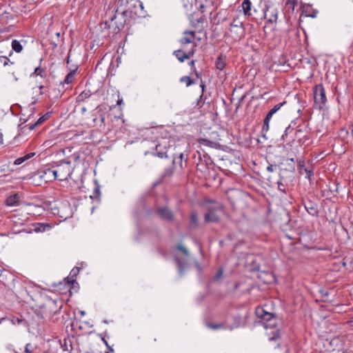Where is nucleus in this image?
Masks as SVG:
<instances>
[{
    "label": "nucleus",
    "mask_w": 353,
    "mask_h": 353,
    "mask_svg": "<svg viewBox=\"0 0 353 353\" xmlns=\"http://www.w3.org/2000/svg\"><path fill=\"white\" fill-rule=\"evenodd\" d=\"M200 87H201V89H202V93H201V94H203L204 89H205V85L204 81H203L202 80L201 81Z\"/></svg>",
    "instance_id": "58"
},
{
    "label": "nucleus",
    "mask_w": 353,
    "mask_h": 353,
    "mask_svg": "<svg viewBox=\"0 0 353 353\" xmlns=\"http://www.w3.org/2000/svg\"><path fill=\"white\" fill-rule=\"evenodd\" d=\"M3 323H10V321L6 318H1L0 319V325ZM0 330H3V329H0Z\"/></svg>",
    "instance_id": "57"
},
{
    "label": "nucleus",
    "mask_w": 353,
    "mask_h": 353,
    "mask_svg": "<svg viewBox=\"0 0 353 353\" xmlns=\"http://www.w3.org/2000/svg\"><path fill=\"white\" fill-rule=\"evenodd\" d=\"M193 72H194V74L196 76L197 79H201L202 74H201V72H199L196 70H194V71H193Z\"/></svg>",
    "instance_id": "53"
},
{
    "label": "nucleus",
    "mask_w": 353,
    "mask_h": 353,
    "mask_svg": "<svg viewBox=\"0 0 353 353\" xmlns=\"http://www.w3.org/2000/svg\"><path fill=\"white\" fill-rule=\"evenodd\" d=\"M196 44H194L190 50L188 52H184L182 50H177L174 51V55L177 58L180 62H183L185 59H190L192 57L196 51Z\"/></svg>",
    "instance_id": "16"
},
{
    "label": "nucleus",
    "mask_w": 353,
    "mask_h": 353,
    "mask_svg": "<svg viewBox=\"0 0 353 353\" xmlns=\"http://www.w3.org/2000/svg\"><path fill=\"white\" fill-rule=\"evenodd\" d=\"M252 4L250 0H243L241 3L242 10L243 14L246 17H251L252 14Z\"/></svg>",
    "instance_id": "24"
},
{
    "label": "nucleus",
    "mask_w": 353,
    "mask_h": 353,
    "mask_svg": "<svg viewBox=\"0 0 353 353\" xmlns=\"http://www.w3.org/2000/svg\"><path fill=\"white\" fill-rule=\"evenodd\" d=\"M203 94H201L200 96L199 99L196 101V105L199 108H201L204 105V103H205V101L203 99Z\"/></svg>",
    "instance_id": "50"
},
{
    "label": "nucleus",
    "mask_w": 353,
    "mask_h": 353,
    "mask_svg": "<svg viewBox=\"0 0 353 353\" xmlns=\"http://www.w3.org/2000/svg\"><path fill=\"white\" fill-rule=\"evenodd\" d=\"M113 17H110L109 21L101 23L98 26L96 27V31H101V37L102 38L110 37L118 34L123 29L116 23L115 20H112Z\"/></svg>",
    "instance_id": "3"
},
{
    "label": "nucleus",
    "mask_w": 353,
    "mask_h": 353,
    "mask_svg": "<svg viewBox=\"0 0 353 353\" xmlns=\"http://www.w3.org/2000/svg\"><path fill=\"white\" fill-rule=\"evenodd\" d=\"M234 320H235V323L233 325H228L227 324V322H223V323H211V322H207L205 323L206 326L210 328V329H212V330H219V329H228V330H232L234 328H236L239 326V324H240V321L239 319H236V317L234 318Z\"/></svg>",
    "instance_id": "13"
},
{
    "label": "nucleus",
    "mask_w": 353,
    "mask_h": 353,
    "mask_svg": "<svg viewBox=\"0 0 353 353\" xmlns=\"http://www.w3.org/2000/svg\"><path fill=\"white\" fill-rule=\"evenodd\" d=\"M176 160V159L174 158L172 161V166L164 170L163 173L161 175V179L163 180L168 179V178H170L173 175V174L174 172V165H175Z\"/></svg>",
    "instance_id": "27"
},
{
    "label": "nucleus",
    "mask_w": 353,
    "mask_h": 353,
    "mask_svg": "<svg viewBox=\"0 0 353 353\" xmlns=\"http://www.w3.org/2000/svg\"><path fill=\"white\" fill-rule=\"evenodd\" d=\"M195 62H196L195 60H192L189 63V65L190 66L191 70H192V72L194 71V70H196V68H195Z\"/></svg>",
    "instance_id": "52"
},
{
    "label": "nucleus",
    "mask_w": 353,
    "mask_h": 353,
    "mask_svg": "<svg viewBox=\"0 0 353 353\" xmlns=\"http://www.w3.org/2000/svg\"><path fill=\"white\" fill-rule=\"evenodd\" d=\"M199 143L202 145H208V146H210V147H213V145L215 144L213 141H211L206 139H201L199 140Z\"/></svg>",
    "instance_id": "43"
},
{
    "label": "nucleus",
    "mask_w": 353,
    "mask_h": 353,
    "mask_svg": "<svg viewBox=\"0 0 353 353\" xmlns=\"http://www.w3.org/2000/svg\"><path fill=\"white\" fill-rule=\"evenodd\" d=\"M44 72V70L40 67H37L34 69V72L31 74V76L34 74L39 75L43 77V73Z\"/></svg>",
    "instance_id": "47"
},
{
    "label": "nucleus",
    "mask_w": 353,
    "mask_h": 353,
    "mask_svg": "<svg viewBox=\"0 0 353 353\" xmlns=\"http://www.w3.org/2000/svg\"><path fill=\"white\" fill-rule=\"evenodd\" d=\"M194 265H195L196 268L197 269V270L200 272L202 269L201 264L198 261H195Z\"/></svg>",
    "instance_id": "55"
},
{
    "label": "nucleus",
    "mask_w": 353,
    "mask_h": 353,
    "mask_svg": "<svg viewBox=\"0 0 353 353\" xmlns=\"http://www.w3.org/2000/svg\"><path fill=\"white\" fill-rule=\"evenodd\" d=\"M0 62L3 65V66H7L9 64L13 65L14 63L11 61L7 55H4L0 58Z\"/></svg>",
    "instance_id": "40"
},
{
    "label": "nucleus",
    "mask_w": 353,
    "mask_h": 353,
    "mask_svg": "<svg viewBox=\"0 0 353 353\" xmlns=\"http://www.w3.org/2000/svg\"><path fill=\"white\" fill-rule=\"evenodd\" d=\"M197 152L199 154V159L200 162L196 164V169L198 170H200L201 172H203L204 170H205L207 168L208 163L206 162L205 160V163H203L200 152Z\"/></svg>",
    "instance_id": "38"
},
{
    "label": "nucleus",
    "mask_w": 353,
    "mask_h": 353,
    "mask_svg": "<svg viewBox=\"0 0 353 353\" xmlns=\"http://www.w3.org/2000/svg\"><path fill=\"white\" fill-rule=\"evenodd\" d=\"M113 17L112 20L116 21V23L119 25L122 29L125 27V26L130 25L132 19L131 17L128 15L125 9L117 8L115 11V13L112 15Z\"/></svg>",
    "instance_id": "7"
},
{
    "label": "nucleus",
    "mask_w": 353,
    "mask_h": 353,
    "mask_svg": "<svg viewBox=\"0 0 353 353\" xmlns=\"http://www.w3.org/2000/svg\"><path fill=\"white\" fill-rule=\"evenodd\" d=\"M273 113H270V110L268 112L265 119H263V123L262 126L261 132L263 134V137L266 138V133L268 132L270 129V121L273 116Z\"/></svg>",
    "instance_id": "19"
},
{
    "label": "nucleus",
    "mask_w": 353,
    "mask_h": 353,
    "mask_svg": "<svg viewBox=\"0 0 353 353\" xmlns=\"http://www.w3.org/2000/svg\"><path fill=\"white\" fill-rule=\"evenodd\" d=\"M35 153L34 152H31V153H28L26 155L23 156V157H19V158H17L14 162V165H20L22 163L25 162L26 160L32 158L34 155Z\"/></svg>",
    "instance_id": "33"
},
{
    "label": "nucleus",
    "mask_w": 353,
    "mask_h": 353,
    "mask_svg": "<svg viewBox=\"0 0 353 353\" xmlns=\"http://www.w3.org/2000/svg\"><path fill=\"white\" fill-rule=\"evenodd\" d=\"M183 153H181L179 154V156L177 157L178 159H179L180 161H179V165H180V167L182 168V161H183Z\"/></svg>",
    "instance_id": "56"
},
{
    "label": "nucleus",
    "mask_w": 353,
    "mask_h": 353,
    "mask_svg": "<svg viewBox=\"0 0 353 353\" xmlns=\"http://www.w3.org/2000/svg\"><path fill=\"white\" fill-rule=\"evenodd\" d=\"M12 50H10L8 53V56H11L12 54V50L15 51L17 53H19L22 51L23 50V46L21 44L20 41L16 40V39H14L12 41Z\"/></svg>",
    "instance_id": "30"
},
{
    "label": "nucleus",
    "mask_w": 353,
    "mask_h": 353,
    "mask_svg": "<svg viewBox=\"0 0 353 353\" xmlns=\"http://www.w3.org/2000/svg\"><path fill=\"white\" fill-rule=\"evenodd\" d=\"M294 165H289V170L291 172H294Z\"/></svg>",
    "instance_id": "60"
},
{
    "label": "nucleus",
    "mask_w": 353,
    "mask_h": 353,
    "mask_svg": "<svg viewBox=\"0 0 353 353\" xmlns=\"http://www.w3.org/2000/svg\"><path fill=\"white\" fill-rule=\"evenodd\" d=\"M76 72L75 70H71L65 77V79L62 82L63 83L70 84L74 80Z\"/></svg>",
    "instance_id": "34"
},
{
    "label": "nucleus",
    "mask_w": 353,
    "mask_h": 353,
    "mask_svg": "<svg viewBox=\"0 0 353 353\" xmlns=\"http://www.w3.org/2000/svg\"><path fill=\"white\" fill-rule=\"evenodd\" d=\"M195 38V31H184L183 37L180 39V43L182 46L193 43L196 44L194 41Z\"/></svg>",
    "instance_id": "18"
},
{
    "label": "nucleus",
    "mask_w": 353,
    "mask_h": 353,
    "mask_svg": "<svg viewBox=\"0 0 353 353\" xmlns=\"http://www.w3.org/2000/svg\"><path fill=\"white\" fill-rule=\"evenodd\" d=\"M205 6L203 3H201L199 7V10L197 12H202V14L204 13Z\"/></svg>",
    "instance_id": "54"
},
{
    "label": "nucleus",
    "mask_w": 353,
    "mask_h": 353,
    "mask_svg": "<svg viewBox=\"0 0 353 353\" xmlns=\"http://www.w3.org/2000/svg\"><path fill=\"white\" fill-rule=\"evenodd\" d=\"M176 249L179 251H181L185 256H188L189 255V252L188 250L183 247L181 244H178L176 246Z\"/></svg>",
    "instance_id": "45"
},
{
    "label": "nucleus",
    "mask_w": 353,
    "mask_h": 353,
    "mask_svg": "<svg viewBox=\"0 0 353 353\" xmlns=\"http://www.w3.org/2000/svg\"><path fill=\"white\" fill-rule=\"evenodd\" d=\"M276 167V165H272V164H270L268 167H267V170L270 172H272L274 171L275 170V168Z\"/></svg>",
    "instance_id": "51"
},
{
    "label": "nucleus",
    "mask_w": 353,
    "mask_h": 353,
    "mask_svg": "<svg viewBox=\"0 0 353 353\" xmlns=\"http://www.w3.org/2000/svg\"><path fill=\"white\" fill-rule=\"evenodd\" d=\"M280 185H283L282 182L281 181H278V188L279 190H281L283 192H285V190L284 189H281V188H280Z\"/></svg>",
    "instance_id": "62"
},
{
    "label": "nucleus",
    "mask_w": 353,
    "mask_h": 353,
    "mask_svg": "<svg viewBox=\"0 0 353 353\" xmlns=\"http://www.w3.org/2000/svg\"><path fill=\"white\" fill-rule=\"evenodd\" d=\"M255 313L263 324L265 328H274L276 327L278 319L274 313L266 312L261 307L256 308Z\"/></svg>",
    "instance_id": "5"
},
{
    "label": "nucleus",
    "mask_w": 353,
    "mask_h": 353,
    "mask_svg": "<svg viewBox=\"0 0 353 353\" xmlns=\"http://www.w3.org/2000/svg\"><path fill=\"white\" fill-rule=\"evenodd\" d=\"M63 307L61 301H55L52 299H47L39 308L36 309L34 313L39 320L52 319L53 322H58Z\"/></svg>",
    "instance_id": "1"
},
{
    "label": "nucleus",
    "mask_w": 353,
    "mask_h": 353,
    "mask_svg": "<svg viewBox=\"0 0 353 353\" xmlns=\"http://www.w3.org/2000/svg\"><path fill=\"white\" fill-rule=\"evenodd\" d=\"M351 134H352V136L353 137V123L351 125Z\"/></svg>",
    "instance_id": "64"
},
{
    "label": "nucleus",
    "mask_w": 353,
    "mask_h": 353,
    "mask_svg": "<svg viewBox=\"0 0 353 353\" xmlns=\"http://www.w3.org/2000/svg\"><path fill=\"white\" fill-rule=\"evenodd\" d=\"M290 124H292V125H294V129L295 128V126L296 125V120L294 119L293 121H291Z\"/></svg>",
    "instance_id": "63"
},
{
    "label": "nucleus",
    "mask_w": 353,
    "mask_h": 353,
    "mask_svg": "<svg viewBox=\"0 0 353 353\" xmlns=\"http://www.w3.org/2000/svg\"><path fill=\"white\" fill-rule=\"evenodd\" d=\"M223 210V207L221 204H218L215 207H209L208 212L204 216L205 223H217L219 221V216L217 212Z\"/></svg>",
    "instance_id": "11"
},
{
    "label": "nucleus",
    "mask_w": 353,
    "mask_h": 353,
    "mask_svg": "<svg viewBox=\"0 0 353 353\" xmlns=\"http://www.w3.org/2000/svg\"><path fill=\"white\" fill-rule=\"evenodd\" d=\"M305 208L306 211L312 216H316L319 214L318 206L316 204L309 201L305 203Z\"/></svg>",
    "instance_id": "21"
},
{
    "label": "nucleus",
    "mask_w": 353,
    "mask_h": 353,
    "mask_svg": "<svg viewBox=\"0 0 353 353\" xmlns=\"http://www.w3.org/2000/svg\"><path fill=\"white\" fill-rule=\"evenodd\" d=\"M12 324H21V323H26V321L25 320L22 319H19V318H14L12 320Z\"/></svg>",
    "instance_id": "49"
},
{
    "label": "nucleus",
    "mask_w": 353,
    "mask_h": 353,
    "mask_svg": "<svg viewBox=\"0 0 353 353\" xmlns=\"http://www.w3.org/2000/svg\"><path fill=\"white\" fill-rule=\"evenodd\" d=\"M179 81L181 83H185L187 87H189L196 83L194 79H191L188 76L182 77Z\"/></svg>",
    "instance_id": "37"
},
{
    "label": "nucleus",
    "mask_w": 353,
    "mask_h": 353,
    "mask_svg": "<svg viewBox=\"0 0 353 353\" xmlns=\"http://www.w3.org/2000/svg\"><path fill=\"white\" fill-rule=\"evenodd\" d=\"M80 271V268L74 267L70 272L68 277V283H71L72 285L76 283L75 278Z\"/></svg>",
    "instance_id": "29"
},
{
    "label": "nucleus",
    "mask_w": 353,
    "mask_h": 353,
    "mask_svg": "<svg viewBox=\"0 0 353 353\" xmlns=\"http://www.w3.org/2000/svg\"><path fill=\"white\" fill-rule=\"evenodd\" d=\"M189 227L191 229H196L199 227V216L195 211L191 212L190 214Z\"/></svg>",
    "instance_id": "23"
},
{
    "label": "nucleus",
    "mask_w": 353,
    "mask_h": 353,
    "mask_svg": "<svg viewBox=\"0 0 353 353\" xmlns=\"http://www.w3.org/2000/svg\"><path fill=\"white\" fill-rule=\"evenodd\" d=\"M176 249L179 251H181L185 256H188L189 255V252L188 250L183 247L181 244H178L176 246Z\"/></svg>",
    "instance_id": "44"
},
{
    "label": "nucleus",
    "mask_w": 353,
    "mask_h": 353,
    "mask_svg": "<svg viewBox=\"0 0 353 353\" xmlns=\"http://www.w3.org/2000/svg\"><path fill=\"white\" fill-rule=\"evenodd\" d=\"M295 1L294 0H287L285 3V9L288 12H292L294 10Z\"/></svg>",
    "instance_id": "35"
},
{
    "label": "nucleus",
    "mask_w": 353,
    "mask_h": 353,
    "mask_svg": "<svg viewBox=\"0 0 353 353\" xmlns=\"http://www.w3.org/2000/svg\"><path fill=\"white\" fill-rule=\"evenodd\" d=\"M3 143V134L0 132V145Z\"/></svg>",
    "instance_id": "61"
},
{
    "label": "nucleus",
    "mask_w": 353,
    "mask_h": 353,
    "mask_svg": "<svg viewBox=\"0 0 353 353\" xmlns=\"http://www.w3.org/2000/svg\"><path fill=\"white\" fill-rule=\"evenodd\" d=\"M223 272V269L222 268H219L218 270V271L216 272V273L215 274V275L214 276L213 280L214 281H219L222 277Z\"/></svg>",
    "instance_id": "46"
},
{
    "label": "nucleus",
    "mask_w": 353,
    "mask_h": 353,
    "mask_svg": "<svg viewBox=\"0 0 353 353\" xmlns=\"http://www.w3.org/2000/svg\"><path fill=\"white\" fill-rule=\"evenodd\" d=\"M347 324L350 326L353 327V316L350 319V320L347 321Z\"/></svg>",
    "instance_id": "59"
},
{
    "label": "nucleus",
    "mask_w": 353,
    "mask_h": 353,
    "mask_svg": "<svg viewBox=\"0 0 353 353\" xmlns=\"http://www.w3.org/2000/svg\"><path fill=\"white\" fill-rule=\"evenodd\" d=\"M134 4H139V0H118L119 8L127 9L128 8H132Z\"/></svg>",
    "instance_id": "25"
},
{
    "label": "nucleus",
    "mask_w": 353,
    "mask_h": 353,
    "mask_svg": "<svg viewBox=\"0 0 353 353\" xmlns=\"http://www.w3.org/2000/svg\"><path fill=\"white\" fill-rule=\"evenodd\" d=\"M34 347L31 343H27L25 347V352L26 353H33Z\"/></svg>",
    "instance_id": "48"
},
{
    "label": "nucleus",
    "mask_w": 353,
    "mask_h": 353,
    "mask_svg": "<svg viewBox=\"0 0 353 353\" xmlns=\"http://www.w3.org/2000/svg\"><path fill=\"white\" fill-rule=\"evenodd\" d=\"M52 168H53L55 180L65 181L72 173V163L69 161H61Z\"/></svg>",
    "instance_id": "4"
},
{
    "label": "nucleus",
    "mask_w": 353,
    "mask_h": 353,
    "mask_svg": "<svg viewBox=\"0 0 353 353\" xmlns=\"http://www.w3.org/2000/svg\"><path fill=\"white\" fill-rule=\"evenodd\" d=\"M52 228V225L49 223H37L34 226V231L37 232H43L46 230Z\"/></svg>",
    "instance_id": "31"
},
{
    "label": "nucleus",
    "mask_w": 353,
    "mask_h": 353,
    "mask_svg": "<svg viewBox=\"0 0 353 353\" xmlns=\"http://www.w3.org/2000/svg\"><path fill=\"white\" fill-rule=\"evenodd\" d=\"M50 117L49 113L45 114L43 116L40 117L34 123L29 125L28 129L30 130H32L35 129L36 127L41 125L43 121L48 119Z\"/></svg>",
    "instance_id": "32"
},
{
    "label": "nucleus",
    "mask_w": 353,
    "mask_h": 353,
    "mask_svg": "<svg viewBox=\"0 0 353 353\" xmlns=\"http://www.w3.org/2000/svg\"><path fill=\"white\" fill-rule=\"evenodd\" d=\"M286 103V101H283L282 103H278L276 105H275L271 110H270V113H273L274 114L278 112L281 108V107Z\"/></svg>",
    "instance_id": "41"
},
{
    "label": "nucleus",
    "mask_w": 353,
    "mask_h": 353,
    "mask_svg": "<svg viewBox=\"0 0 353 353\" xmlns=\"http://www.w3.org/2000/svg\"><path fill=\"white\" fill-rule=\"evenodd\" d=\"M99 196H100V186L98 184V183L96 181L95 182V186H94L92 194L90 195V198L92 199H97V200H99Z\"/></svg>",
    "instance_id": "36"
},
{
    "label": "nucleus",
    "mask_w": 353,
    "mask_h": 353,
    "mask_svg": "<svg viewBox=\"0 0 353 353\" xmlns=\"http://www.w3.org/2000/svg\"><path fill=\"white\" fill-rule=\"evenodd\" d=\"M174 261L180 276H183L184 274L185 270L188 267L187 261L185 259H181L176 256H174Z\"/></svg>",
    "instance_id": "20"
},
{
    "label": "nucleus",
    "mask_w": 353,
    "mask_h": 353,
    "mask_svg": "<svg viewBox=\"0 0 353 353\" xmlns=\"http://www.w3.org/2000/svg\"><path fill=\"white\" fill-rule=\"evenodd\" d=\"M298 167L299 173L302 174L303 171H304L306 174L305 178H307L310 181H312L314 176L312 167H305L304 161H299Z\"/></svg>",
    "instance_id": "17"
},
{
    "label": "nucleus",
    "mask_w": 353,
    "mask_h": 353,
    "mask_svg": "<svg viewBox=\"0 0 353 353\" xmlns=\"http://www.w3.org/2000/svg\"><path fill=\"white\" fill-rule=\"evenodd\" d=\"M96 96L95 93H92L90 90H84L77 97L78 103L83 102L89 98H94Z\"/></svg>",
    "instance_id": "22"
},
{
    "label": "nucleus",
    "mask_w": 353,
    "mask_h": 353,
    "mask_svg": "<svg viewBox=\"0 0 353 353\" xmlns=\"http://www.w3.org/2000/svg\"><path fill=\"white\" fill-rule=\"evenodd\" d=\"M314 99L315 103L319 105V108L322 109L327 101L325 90L322 83L317 84L314 87Z\"/></svg>",
    "instance_id": "9"
},
{
    "label": "nucleus",
    "mask_w": 353,
    "mask_h": 353,
    "mask_svg": "<svg viewBox=\"0 0 353 353\" xmlns=\"http://www.w3.org/2000/svg\"><path fill=\"white\" fill-rule=\"evenodd\" d=\"M230 32L234 40H240L245 35V28L243 23L234 19L230 24Z\"/></svg>",
    "instance_id": "10"
},
{
    "label": "nucleus",
    "mask_w": 353,
    "mask_h": 353,
    "mask_svg": "<svg viewBox=\"0 0 353 353\" xmlns=\"http://www.w3.org/2000/svg\"><path fill=\"white\" fill-rule=\"evenodd\" d=\"M225 59H226V57L222 54H220L217 57V59L215 61V66L217 70L221 71L225 68V65H226Z\"/></svg>",
    "instance_id": "28"
},
{
    "label": "nucleus",
    "mask_w": 353,
    "mask_h": 353,
    "mask_svg": "<svg viewBox=\"0 0 353 353\" xmlns=\"http://www.w3.org/2000/svg\"><path fill=\"white\" fill-rule=\"evenodd\" d=\"M189 20L191 26L199 32L203 30V24L206 21V18L204 14L199 12H194L192 14H190Z\"/></svg>",
    "instance_id": "8"
},
{
    "label": "nucleus",
    "mask_w": 353,
    "mask_h": 353,
    "mask_svg": "<svg viewBox=\"0 0 353 353\" xmlns=\"http://www.w3.org/2000/svg\"><path fill=\"white\" fill-rule=\"evenodd\" d=\"M132 7L125 9L128 15L131 17V19L133 20L136 17H141L143 9V3L139 0V4H134V6H132Z\"/></svg>",
    "instance_id": "15"
},
{
    "label": "nucleus",
    "mask_w": 353,
    "mask_h": 353,
    "mask_svg": "<svg viewBox=\"0 0 353 353\" xmlns=\"http://www.w3.org/2000/svg\"><path fill=\"white\" fill-rule=\"evenodd\" d=\"M279 3L271 1H265L263 8V18L269 23H276L278 19Z\"/></svg>",
    "instance_id": "6"
},
{
    "label": "nucleus",
    "mask_w": 353,
    "mask_h": 353,
    "mask_svg": "<svg viewBox=\"0 0 353 353\" xmlns=\"http://www.w3.org/2000/svg\"><path fill=\"white\" fill-rule=\"evenodd\" d=\"M53 168L45 165L32 174L30 179L35 185H41L42 183L55 180Z\"/></svg>",
    "instance_id": "2"
},
{
    "label": "nucleus",
    "mask_w": 353,
    "mask_h": 353,
    "mask_svg": "<svg viewBox=\"0 0 353 353\" xmlns=\"http://www.w3.org/2000/svg\"><path fill=\"white\" fill-rule=\"evenodd\" d=\"M19 196L18 194H14L8 196L5 201L8 206H17L19 205Z\"/></svg>",
    "instance_id": "26"
},
{
    "label": "nucleus",
    "mask_w": 353,
    "mask_h": 353,
    "mask_svg": "<svg viewBox=\"0 0 353 353\" xmlns=\"http://www.w3.org/2000/svg\"><path fill=\"white\" fill-rule=\"evenodd\" d=\"M294 131V125L290 124L285 130L283 134L281 136V139L283 141L287 138L289 134H291Z\"/></svg>",
    "instance_id": "39"
},
{
    "label": "nucleus",
    "mask_w": 353,
    "mask_h": 353,
    "mask_svg": "<svg viewBox=\"0 0 353 353\" xmlns=\"http://www.w3.org/2000/svg\"><path fill=\"white\" fill-rule=\"evenodd\" d=\"M281 336L279 330H276L272 332V335L270 336V341H276Z\"/></svg>",
    "instance_id": "42"
},
{
    "label": "nucleus",
    "mask_w": 353,
    "mask_h": 353,
    "mask_svg": "<svg viewBox=\"0 0 353 353\" xmlns=\"http://www.w3.org/2000/svg\"><path fill=\"white\" fill-rule=\"evenodd\" d=\"M157 213L161 218L168 222H173L175 219V216L173 212L168 207H160L157 209Z\"/></svg>",
    "instance_id": "14"
},
{
    "label": "nucleus",
    "mask_w": 353,
    "mask_h": 353,
    "mask_svg": "<svg viewBox=\"0 0 353 353\" xmlns=\"http://www.w3.org/2000/svg\"><path fill=\"white\" fill-rule=\"evenodd\" d=\"M169 148V141L167 140L157 141V143L155 145V151L152 152V154L161 159L167 158V152Z\"/></svg>",
    "instance_id": "12"
}]
</instances>
